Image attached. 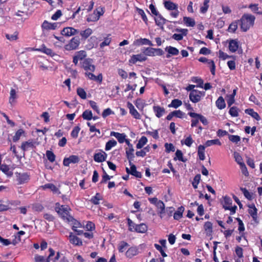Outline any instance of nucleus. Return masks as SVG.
<instances>
[{"label":"nucleus","mask_w":262,"mask_h":262,"mask_svg":"<svg viewBox=\"0 0 262 262\" xmlns=\"http://www.w3.org/2000/svg\"><path fill=\"white\" fill-rule=\"evenodd\" d=\"M255 17L251 14H245L241 18V28L243 31L246 32L254 25Z\"/></svg>","instance_id":"1"},{"label":"nucleus","mask_w":262,"mask_h":262,"mask_svg":"<svg viewBox=\"0 0 262 262\" xmlns=\"http://www.w3.org/2000/svg\"><path fill=\"white\" fill-rule=\"evenodd\" d=\"M55 210L59 215H60L61 219L67 222L68 218L69 216H72L70 214V211L71 210L70 207L68 205H60L59 203L56 204Z\"/></svg>","instance_id":"2"},{"label":"nucleus","mask_w":262,"mask_h":262,"mask_svg":"<svg viewBox=\"0 0 262 262\" xmlns=\"http://www.w3.org/2000/svg\"><path fill=\"white\" fill-rule=\"evenodd\" d=\"M16 181L17 185H23L28 183L30 180V174L29 172H18L15 173Z\"/></svg>","instance_id":"3"},{"label":"nucleus","mask_w":262,"mask_h":262,"mask_svg":"<svg viewBox=\"0 0 262 262\" xmlns=\"http://www.w3.org/2000/svg\"><path fill=\"white\" fill-rule=\"evenodd\" d=\"M142 51L146 56H162L164 53L163 50L160 48H153L151 47L144 48L142 50Z\"/></svg>","instance_id":"4"},{"label":"nucleus","mask_w":262,"mask_h":262,"mask_svg":"<svg viewBox=\"0 0 262 262\" xmlns=\"http://www.w3.org/2000/svg\"><path fill=\"white\" fill-rule=\"evenodd\" d=\"M86 56L87 54L85 51L80 50L77 51L73 56V62L75 66H77L78 64V62L80 61L79 64L81 66L82 61L87 58Z\"/></svg>","instance_id":"5"},{"label":"nucleus","mask_w":262,"mask_h":262,"mask_svg":"<svg viewBox=\"0 0 262 262\" xmlns=\"http://www.w3.org/2000/svg\"><path fill=\"white\" fill-rule=\"evenodd\" d=\"M205 95V92L198 90L191 91L189 95L190 100L193 103H197L201 101L202 97Z\"/></svg>","instance_id":"6"},{"label":"nucleus","mask_w":262,"mask_h":262,"mask_svg":"<svg viewBox=\"0 0 262 262\" xmlns=\"http://www.w3.org/2000/svg\"><path fill=\"white\" fill-rule=\"evenodd\" d=\"M80 41L79 37H73L69 42L64 46V49L67 51H72L78 48Z\"/></svg>","instance_id":"7"},{"label":"nucleus","mask_w":262,"mask_h":262,"mask_svg":"<svg viewBox=\"0 0 262 262\" xmlns=\"http://www.w3.org/2000/svg\"><path fill=\"white\" fill-rule=\"evenodd\" d=\"M80 67L86 72L90 71L94 72L96 69L95 66L93 64V60L92 58H87L81 63Z\"/></svg>","instance_id":"8"},{"label":"nucleus","mask_w":262,"mask_h":262,"mask_svg":"<svg viewBox=\"0 0 262 262\" xmlns=\"http://www.w3.org/2000/svg\"><path fill=\"white\" fill-rule=\"evenodd\" d=\"M147 58L144 54H139L136 55H133L130 56V59L128 60L129 64L133 65L136 64L137 62H143L147 60Z\"/></svg>","instance_id":"9"},{"label":"nucleus","mask_w":262,"mask_h":262,"mask_svg":"<svg viewBox=\"0 0 262 262\" xmlns=\"http://www.w3.org/2000/svg\"><path fill=\"white\" fill-rule=\"evenodd\" d=\"M35 148V143L32 140H29L27 141L22 142L20 148L23 151V157L25 156V152L30 149H33Z\"/></svg>","instance_id":"10"},{"label":"nucleus","mask_w":262,"mask_h":262,"mask_svg":"<svg viewBox=\"0 0 262 262\" xmlns=\"http://www.w3.org/2000/svg\"><path fill=\"white\" fill-rule=\"evenodd\" d=\"M229 42L228 48L232 53L236 52L239 48V43L237 39H229L227 40Z\"/></svg>","instance_id":"11"},{"label":"nucleus","mask_w":262,"mask_h":262,"mask_svg":"<svg viewBox=\"0 0 262 262\" xmlns=\"http://www.w3.org/2000/svg\"><path fill=\"white\" fill-rule=\"evenodd\" d=\"M79 33V30L75 29L73 27H66L62 29L61 33L65 36H71Z\"/></svg>","instance_id":"12"},{"label":"nucleus","mask_w":262,"mask_h":262,"mask_svg":"<svg viewBox=\"0 0 262 262\" xmlns=\"http://www.w3.org/2000/svg\"><path fill=\"white\" fill-rule=\"evenodd\" d=\"M99 151L94 155V161L98 163L105 161L107 157V154L104 151L102 150H99Z\"/></svg>","instance_id":"13"},{"label":"nucleus","mask_w":262,"mask_h":262,"mask_svg":"<svg viewBox=\"0 0 262 262\" xmlns=\"http://www.w3.org/2000/svg\"><path fill=\"white\" fill-rule=\"evenodd\" d=\"M176 31L181 32V34H174L172 36V38L176 40L180 41L183 39V36H186L188 33L187 29H177Z\"/></svg>","instance_id":"14"},{"label":"nucleus","mask_w":262,"mask_h":262,"mask_svg":"<svg viewBox=\"0 0 262 262\" xmlns=\"http://www.w3.org/2000/svg\"><path fill=\"white\" fill-rule=\"evenodd\" d=\"M248 213L252 217L253 221L256 223L257 221V209L254 204L249 205Z\"/></svg>","instance_id":"15"},{"label":"nucleus","mask_w":262,"mask_h":262,"mask_svg":"<svg viewBox=\"0 0 262 262\" xmlns=\"http://www.w3.org/2000/svg\"><path fill=\"white\" fill-rule=\"evenodd\" d=\"M127 106L129 109V113L132 115V116H133V117L134 118L136 119H141V115L138 113V112L136 110V108L134 107V106L131 102H128L127 103Z\"/></svg>","instance_id":"16"},{"label":"nucleus","mask_w":262,"mask_h":262,"mask_svg":"<svg viewBox=\"0 0 262 262\" xmlns=\"http://www.w3.org/2000/svg\"><path fill=\"white\" fill-rule=\"evenodd\" d=\"M69 238L70 242L75 246H81L82 245V240L77 236L74 235L72 232H70Z\"/></svg>","instance_id":"17"},{"label":"nucleus","mask_w":262,"mask_h":262,"mask_svg":"<svg viewBox=\"0 0 262 262\" xmlns=\"http://www.w3.org/2000/svg\"><path fill=\"white\" fill-rule=\"evenodd\" d=\"M57 23H49L47 20H44L43 23L41 25L42 30H55L57 27Z\"/></svg>","instance_id":"18"},{"label":"nucleus","mask_w":262,"mask_h":262,"mask_svg":"<svg viewBox=\"0 0 262 262\" xmlns=\"http://www.w3.org/2000/svg\"><path fill=\"white\" fill-rule=\"evenodd\" d=\"M165 51L167 52L166 54V58H169L171 56L178 55L179 53V50L176 47L172 46H167L165 48Z\"/></svg>","instance_id":"19"},{"label":"nucleus","mask_w":262,"mask_h":262,"mask_svg":"<svg viewBox=\"0 0 262 262\" xmlns=\"http://www.w3.org/2000/svg\"><path fill=\"white\" fill-rule=\"evenodd\" d=\"M35 50L43 53L51 57H53L56 55L52 49L48 48L44 44L42 45L40 48L36 49Z\"/></svg>","instance_id":"20"},{"label":"nucleus","mask_w":262,"mask_h":262,"mask_svg":"<svg viewBox=\"0 0 262 262\" xmlns=\"http://www.w3.org/2000/svg\"><path fill=\"white\" fill-rule=\"evenodd\" d=\"M67 223L71 224L72 225V229L73 231H77L76 228L81 226V223L77 220L74 219L73 216H69V218H68V221Z\"/></svg>","instance_id":"21"},{"label":"nucleus","mask_w":262,"mask_h":262,"mask_svg":"<svg viewBox=\"0 0 262 262\" xmlns=\"http://www.w3.org/2000/svg\"><path fill=\"white\" fill-rule=\"evenodd\" d=\"M188 115L192 118H198L199 120H200V121L205 125H207L208 124V122L206 118L201 114L194 112H189L188 113Z\"/></svg>","instance_id":"22"},{"label":"nucleus","mask_w":262,"mask_h":262,"mask_svg":"<svg viewBox=\"0 0 262 262\" xmlns=\"http://www.w3.org/2000/svg\"><path fill=\"white\" fill-rule=\"evenodd\" d=\"M134 152V149L133 145H130L129 147L126 148L125 149L126 156L129 161V163H131V161L134 160L135 157Z\"/></svg>","instance_id":"23"},{"label":"nucleus","mask_w":262,"mask_h":262,"mask_svg":"<svg viewBox=\"0 0 262 262\" xmlns=\"http://www.w3.org/2000/svg\"><path fill=\"white\" fill-rule=\"evenodd\" d=\"M134 45L138 46L144 45H148L149 46H152L154 45L151 41L148 39L142 38L135 40L134 41Z\"/></svg>","instance_id":"24"},{"label":"nucleus","mask_w":262,"mask_h":262,"mask_svg":"<svg viewBox=\"0 0 262 262\" xmlns=\"http://www.w3.org/2000/svg\"><path fill=\"white\" fill-rule=\"evenodd\" d=\"M153 111L157 117L161 118L165 113V110L164 107L159 105H155L153 106Z\"/></svg>","instance_id":"25"},{"label":"nucleus","mask_w":262,"mask_h":262,"mask_svg":"<svg viewBox=\"0 0 262 262\" xmlns=\"http://www.w3.org/2000/svg\"><path fill=\"white\" fill-rule=\"evenodd\" d=\"M155 20L156 25L158 26L163 28L164 24L166 22V19H165L160 14H158L155 15Z\"/></svg>","instance_id":"26"},{"label":"nucleus","mask_w":262,"mask_h":262,"mask_svg":"<svg viewBox=\"0 0 262 262\" xmlns=\"http://www.w3.org/2000/svg\"><path fill=\"white\" fill-rule=\"evenodd\" d=\"M111 136L115 137L120 143H123L125 141L126 135L124 133L112 132Z\"/></svg>","instance_id":"27"},{"label":"nucleus","mask_w":262,"mask_h":262,"mask_svg":"<svg viewBox=\"0 0 262 262\" xmlns=\"http://www.w3.org/2000/svg\"><path fill=\"white\" fill-rule=\"evenodd\" d=\"M160 210L158 211V213L160 217L162 219L163 217V214L165 212V206L163 202L159 200V202L155 205Z\"/></svg>","instance_id":"28"},{"label":"nucleus","mask_w":262,"mask_h":262,"mask_svg":"<svg viewBox=\"0 0 262 262\" xmlns=\"http://www.w3.org/2000/svg\"><path fill=\"white\" fill-rule=\"evenodd\" d=\"M147 229L148 227L145 224L141 223L135 226L134 231L138 233H144L147 231Z\"/></svg>","instance_id":"29"},{"label":"nucleus","mask_w":262,"mask_h":262,"mask_svg":"<svg viewBox=\"0 0 262 262\" xmlns=\"http://www.w3.org/2000/svg\"><path fill=\"white\" fill-rule=\"evenodd\" d=\"M138 253V249L136 247H131L128 249L126 252L125 255L127 257L132 258L137 255Z\"/></svg>","instance_id":"30"},{"label":"nucleus","mask_w":262,"mask_h":262,"mask_svg":"<svg viewBox=\"0 0 262 262\" xmlns=\"http://www.w3.org/2000/svg\"><path fill=\"white\" fill-rule=\"evenodd\" d=\"M129 165L130 166V174L136 177L137 178H141L142 177L141 172L138 171L137 170L136 166L135 164H134L132 162L131 163H129Z\"/></svg>","instance_id":"31"},{"label":"nucleus","mask_w":262,"mask_h":262,"mask_svg":"<svg viewBox=\"0 0 262 262\" xmlns=\"http://www.w3.org/2000/svg\"><path fill=\"white\" fill-rule=\"evenodd\" d=\"M93 33L92 29L88 28L84 30H82L80 32V35L81 36L82 40H86L89 36Z\"/></svg>","instance_id":"32"},{"label":"nucleus","mask_w":262,"mask_h":262,"mask_svg":"<svg viewBox=\"0 0 262 262\" xmlns=\"http://www.w3.org/2000/svg\"><path fill=\"white\" fill-rule=\"evenodd\" d=\"M164 7L168 10L172 11L174 9H177V8H178V5L170 1H164Z\"/></svg>","instance_id":"33"},{"label":"nucleus","mask_w":262,"mask_h":262,"mask_svg":"<svg viewBox=\"0 0 262 262\" xmlns=\"http://www.w3.org/2000/svg\"><path fill=\"white\" fill-rule=\"evenodd\" d=\"M10 208L9 200H0V212L7 211Z\"/></svg>","instance_id":"34"},{"label":"nucleus","mask_w":262,"mask_h":262,"mask_svg":"<svg viewBox=\"0 0 262 262\" xmlns=\"http://www.w3.org/2000/svg\"><path fill=\"white\" fill-rule=\"evenodd\" d=\"M205 146L204 145H200L198 146V155L199 156L200 160H202V161L204 160L205 159Z\"/></svg>","instance_id":"35"},{"label":"nucleus","mask_w":262,"mask_h":262,"mask_svg":"<svg viewBox=\"0 0 262 262\" xmlns=\"http://www.w3.org/2000/svg\"><path fill=\"white\" fill-rule=\"evenodd\" d=\"M216 107L220 110H223L226 107V103L222 96H220L215 102Z\"/></svg>","instance_id":"36"},{"label":"nucleus","mask_w":262,"mask_h":262,"mask_svg":"<svg viewBox=\"0 0 262 262\" xmlns=\"http://www.w3.org/2000/svg\"><path fill=\"white\" fill-rule=\"evenodd\" d=\"M245 113L250 115L253 118L255 119L256 120L258 121L260 119V117L258 114L254 111L252 108H248L245 110Z\"/></svg>","instance_id":"37"},{"label":"nucleus","mask_w":262,"mask_h":262,"mask_svg":"<svg viewBox=\"0 0 262 262\" xmlns=\"http://www.w3.org/2000/svg\"><path fill=\"white\" fill-rule=\"evenodd\" d=\"M184 210V208L183 206L180 207L178 210L176 211L173 214V218L174 220H179L182 218L183 216V212Z\"/></svg>","instance_id":"38"},{"label":"nucleus","mask_w":262,"mask_h":262,"mask_svg":"<svg viewBox=\"0 0 262 262\" xmlns=\"http://www.w3.org/2000/svg\"><path fill=\"white\" fill-rule=\"evenodd\" d=\"M41 187L43 189H49L54 193H56L58 191V188L52 183L46 184L44 185L41 186Z\"/></svg>","instance_id":"39"},{"label":"nucleus","mask_w":262,"mask_h":262,"mask_svg":"<svg viewBox=\"0 0 262 262\" xmlns=\"http://www.w3.org/2000/svg\"><path fill=\"white\" fill-rule=\"evenodd\" d=\"M128 246L129 245L127 242L124 241H121L118 244V247L119 252L120 253L124 252Z\"/></svg>","instance_id":"40"},{"label":"nucleus","mask_w":262,"mask_h":262,"mask_svg":"<svg viewBox=\"0 0 262 262\" xmlns=\"http://www.w3.org/2000/svg\"><path fill=\"white\" fill-rule=\"evenodd\" d=\"M183 20L185 23V24L187 27H194L195 25V22L194 20V19L189 17H183Z\"/></svg>","instance_id":"41"},{"label":"nucleus","mask_w":262,"mask_h":262,"mask_svg":"<svg viewBox=\"0 0 262 262\" xmlns=\"http://www.w3.org/2000/svg\"><path fill=\"white\" fill-rule=\"evenodd\" d=\"M147 142V139L145 136H142L136 145L137 149L142 148Z\"/></svg>","instance_id":"42"},{"label":"nucleus","mask_w":262,"mask_h":262,"mask_svg":"<svg viewBox=\"0 0 262 262\" xmlns=\"http://www.w3.org/2000/svg\"><path fill=\"white\" fill-rule=\"evenodd\" d=\"M182 104V102L181 100L178 99H174L171 101V103L168 105V107L177 108L179 106H181Z\"/></svg>","instance_id":"43"},{"label":"nucleus","mask_w":262,"mask_h":262,"mask_svg":"<svg viewBox=\"0 0 262 262\" xmlns=\"http://www.w3.org/2000/svg\"><path fill=\"white\" fill-rule=\"evenodd\" d=\"M222 143L220 142V141L218 139H213V140H207L205 144V146L206 147H209L212 145H221Z\"/></svg>","instance_id":"44"},{"label":"nucleus","mask_w":262,"mask_h":262,"mask_svg":"<svg viewBox=\"0 0 262 262\" xmlns=\"http://www.w3.org/2000/svg\"><path fill=\"white\" fill-rule=\"evenodd\" d=\"M82 118L86 120H91L93 118V114L91 111L86 110L82 114Z\"/></svg>","instance_id":"45"},{"label":"nucleus","mask_w":262,"mask_h":262,"mask_svg":"<svg viewBox=\"0 0 262 262\" xmlns=\"http://www.w3.org/2000/svg\"><path fill=\"white\" fill-rule=\"evenodd\" d=\"M18 32L15 31L13 34H6L5 36L6 38L10 41H15L18 38Z\"/></svg>","instance_id":"46"},{"label":"nucleus","mask_w":262,"mask_h":262,"mask_svg":"<svg viewBox=\"0 0 262 262\" xmlns=\"http://www.w3.org/2000/svg\"><path fill=\"white\" fill-rule=\"evenodd\" d=\"M24 133L25 132L23 129H19L17 130L13 137V141L16 142L18 141L20 137L22 135L24 134Z\"/></svg>","instance_id":"47"},{"label":"nucleus","mask_w":262,"mask_h":262,"mask_svg":"<svg viewBox=\"0 0 262 262\" xmlns=\"http://www.w3.org/2000/svg\"><path fill=\"white\" fill-rule=\"evenodd\" d=\"M240 189L246 199H247L248 200H252L253 197L252 193L250 192L246 188L241 187Z\"/></svg>","instance_id":"48"},{"label":"nucleus","mask_w":262,"mask_h":262,"mask_svg":"<svg viewBox=\"0 0 262 262\" xmlns=\"http://www.w3.org/2000/svg\"><path fill=\"white\" fill-rule=\"evenodd\" d=\"M205 231L210 234L212 233V224L210 222H206L204 225Z\"/></svg>","instance_id":"49"},{"label":"nucleus","mask_w":262,"mask_h":262,"mask_svg":"<svg viewBox=\"0 0 262 262\" xmlns=\"http://www.w3.org/2000/svg\"><path fill=\"white\" fill-rule=\"evenodd\" d=\"M176 157L174 158V160H176L178 159L180 161L185 162L187 159L183 158V155L181 150L178 149L176 152Z\"/></svg>","instance_id":"50"},{"label":"nucleus","mask_w":262,"mask_h":262,"mask_svg":"<svg viewBox=\"0 0 262 262\" xmlns=\"http://www.w3.org/2000/svg\"><path fill=\"white\" fill-rule=\"evenodd\" d=\"M117 145V142L114 139L109 140L105 144V149L106 151L110 150L113 147Z\"/></svg>","instance_id":"51"},{"label":"nucleus","mask_w":262,"mask_h":262,"mask_svg":"<svg viewBox=\"0 0 262 262\" xmlns=\"http://www.w3.org/2000/svg\"><path fill=\"white\" fill-rule=\"evenodd\" d=\"M223 201V208L225 209L226 207L230 206L232 205V201L231 199L228 196H225L224 198Z\"/></svg>","instance_id":"52"},{"label":"nucleus","mask_w":262,"mask_h":262,"mask_svg":"<svg viewBox=\"0 0 262 262\" xmlns=\"http://www.w3.org/2000/svg\"><path fill=\"white\" fill-rule=\"evenodd\" d=\"M46 156L50 162L53 163L55 161L56 156L52 151L47 150Z\"/></svg>","instance_id":"53"},{"label":"nucleus","mask_w":262,"mask_h":262,"mask_svg":"<svg viewBox=\"0 0 262 262\" xmlns=\"http://www.w3.org/2000/svg\"><path fill=\"white\" fill-rule=\"evenodd\" d=\"M10 95L9 103L12 104L14 103L15 99L16 98V91L13 89H11L10 90Z\"/></svg>","instance_id":"54"},{"label":"nucleus","mask_w":262,"mask_h":262,"mask_svg":"<svg viewBox=\"0 0 262 262\" xmlns=\"http://www.w3.org/2000/svg\"><path fill=\"white\" fill-rule=\"evenodd\" d=\"M77 95L82 99L86 98V93L84 90L81 88H78L77 89Z\"/></svg>","instance_id":"55"},{"label":"nucleus","mask_w":262,"mask_h":262,"mask_svg":"<svg viewBox=\"0 0 262 262\" xmlns=\"http://www.w3.org/2000/svg\"><path fill=\"white\" fill-rule=\"evenodd\" d=\"M192 81L198 84L197 86L199 88H203V80L198 77H193L191 79Z\"/></svg>","instance_id":"56"},{"label":"nucleus","mask_w":262,"mask_h":262,"mask_svg":"<svg viewBox=\"0 0 262 262\" xmlns=\"http://www.w3.org/2000/svg\"><path fill=\"white\" fill-rule=\"evenodd\" d=\"M93 12L95 13L96 16L98 17L99 19L100 17L103 15L104 13V8L102 7H99L98 8H97Z\"/></svg>","instance_id":"57"},{"label":"nucleus","mask_w":262,"mask_h":262,"mask_svg":"<svg viewBox=\"0 0 262 262\" xmlns=\"http://www.w3.org/2000/svg\"><path fill=\"white\" fill-rule=\"evenodd\" d=\"M111 34H108L107 36L104 38L103 41L100 44V48H103L105 46H108L111 42V38L110 37Z\"/></svg>","instance_id":"58"},{"label":"nucleus","mask_w":262,"mask_h":262,"mask_svg":"<svg viewBox=\"0 0 262 262\" xmlns=\"http://www.w3.org/2000/svg\"><path fill=\"white\" fill-rule=\"evenodd\" d=\"M219 57L220 58L222 59V60H225V59H226L227 58H234L233 56L229 55L227 53L222 51V50H219Z\"/></svg>","instance_id":"59"},{"label":"nucleus","mask_w":262,"mask_h":262,"mask_svg":"<svg viewBox=\"0 0 262 262\" xmlns=\"http://www.w3.org/2000/svg\"><path fill=\"white\" fill-rule=\"evenodd\" d=\"M137 11H138V14L141 15V16L143 20L144 21V23L146 24H147L148 19H147V17L144 10L138 8Z\"/></svg>","instance_id":"60"},{"label":"nucleus","mask_w":262,"mask_h":262,"mask_svg":"<svg viewBox=\"0 0 262 262\" xmlns=\"http://www.w3.org/2000/svg\"><path fill=\"white\" fill-rule=\"evenodd\" d=\"M229 113L232 117H237L238 116V112L237 107H231L229 111Z\"/></svg>","instance_id":"61"},{"label":"nucleus","mask_w":262,"mask_h":262,"mask_svg":"<svg viewBox=\"0 0 262 262\" xmlns=\"http://www.w3.org/2000/svg\"><path fill=\"white\" fill-rule=\"evenodd\" d=\"M99 20L98 17L96 16L94 12L92 14H89L86 18L88 22H95Z\"/></svg>","instance_id":"62"},{"label":"nucleus","mask_w":262,"mask_h":262,"mask_svg":"<svg viewBox=\"0 0 262 262\" xmlns=\"http://www.w3.org/2000/svg\"><path fill=\"white\" fill-rule=\"evenodd\" d=\"M193 141H194L193 140L191 136L190 135L185 139L184 142H183V141H181V143L182 144H185L188 147H190L192 144L193 143Z\"/></svg>","instance_id":"63"},{"label":"nucleus","mask_w":262,"mask_h":262,"mask_svg":"<svg viewBox=\"0 0 262 262\" xmlns=\"http://www.w3.org/2000/svg\"><path fill=\"white\" fill-rule=\"evenodd\" d=\"M164 146L165 147V151L167 153H169L170 151H174L175 150L174 146L172 143H166Z\"/></svg>","instance_id":"64"}]
</instances>
